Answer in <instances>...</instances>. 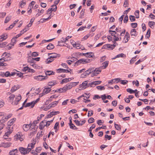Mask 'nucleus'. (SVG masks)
<instances>
[{
    "mask_svg": "<svg viewBox=\"0 0 155 155\" xmlns=\"http://www.w3.org/2000/svg\"><path fill=\"white\" fill-rule=\"evenodd\" d=\"M125 43H127L128 42L130 38L129 34L128 32H126L125 36Z\"/></svg>",
    "mask_w": 155,
    "mask_h": 155,
    "instance_id": "a211bd4d",
    "label": "nucleus"
},
{
    "mask_svg": "<svg viewBox=\"0 0 155 155\" xmlns=\"http://www.w3.org/2000/svg\"><path fill=\"white\" fill-rule=\"evenodd\" d=\"M81 45L79 44H77L76 43L74 44V45H73V46L74 48H76L77 49H81L82 50H83L84 49L81 48Z\"/></svg>",
    "mask_w": 155,
    "mask_h": 155,
    "instance_id": "aec40b11",
    "label": "nucleus"
},
{
    "mask_svg": "<svg viewBox=\"0 0 155 155\" xmlns=\"http://www.w3.org/2000/svg\"><path fill=\"white\" fill-rule=\"evenodd\" d=\"M72 85V87H74L77 85H78L79 84V82H71Z\"/></svg>",
    "mask_w": 155,
    "mask_h": 155,
    "instance_id": "338daca9",
    "label": "nucleus"
},
{
    "mask_svg": "<svg viewBox=\"0 0 155 155\" xmlns=\"http://www.w3.org/2000/svg\"><path fill=\"white\" fill-rule=\"evenodd\" d=\"M131 25L132 27L133 28H135L137 27V24L136 23H131Z\"/></svg>",
    "mask_w": 155,
    "mask_h": 155,
    "instance_id": "774afa93",
    "label": "nucleus"
},
{
    "mask_svg": "<svg viewBox=\"0 0 155 155\" xmlns=\"http://www.w3.org/2000/svg\"><path fill=\"white\" fill-rule=\"evenodd\" d=\"M139 10H137L135 12V15L136 16V18H139Z\"/></svg>",
    "mask_w": 155,
    "mask_h": 155,
    "instance_id": "052dcab7",
    "label": "nucleus"
},
{
    "mask_svg": "<svg viewBox=\"0 0 155 155\" xmlns=\"http://www.w3.org/2000/svg\"><path fill=\"white\" fill-rule=\"evenodd\" d=\"M96 88L98 90H100L101 91L102 90H104L105 88L104 86H98L96 87Z\"/></svg>",
    "mask_w": 155,
    "mask_h": 155,
    "instance_id": "864d4df0",
    "label": "nucleus"
},
{
    "mask_svg": "<svg viewBox=\"0 0 155 155\" xmlns=\"http://www.w3.org/2000/svg\"><path fill=\"white\" fill-rule=\"evenodd\" d=\"M58 102V101H54L50 104L49 105L51 108L52 107H53L55 106L56 105H57Z\"/></svg>",
    "mask_w": 155,
    "mask_h": 155,
    "instance_id": "7c9ffc66",
    "label": "nucleus"
},
{
    "mask_svg": "<svg viewBox=\"0 0 155 155\" xmlns=\"http://www.w3.org/2000/svg\"><path fill=\"white\" fill-rule=\"evenodd\" d=\"M121 57L125 58L126 57V55L123 53H121L118 55H117V58Z\"/></svg>",
    "mask_w": 155,
    "mask_h": 155,
    "instance_id": "a19ab883",
    "label": "nucleus"
},
{
    "mask_svg": "<svg viewBox=\"0 0 155 155\" xmlns=\"http://www.w3.org/2000/svg\"><path fill=\"white\" fill-rule=\"evenodd\" d=\"M55 74V72L51 71H47L45 72L46 75H54Z\"/></svg>",
    "mask_w": 155,
    "mask_h": 155,
    "instance_id": "2f4dec72",
    "label": "nucleus"
},
{
    "mask_svg": "<svg viewBox=\"0 0 155 155\" xmlns=\"http://www.w3.org/2000/svg\"><path fill=\"white\" fill-rule=\"evenodd\" d=\"M26 4V2L25 0H23L21 1V3L20 4V6L22 7Z\"/></svg>",
    "mask_w": 155,
    "mask_h": 155,
    "instance_id": "603ef678",
    "label": "nucleus"
},
{
    "mask_svg": "<svg viewBox=\"0 0 155 155\" xmlns=\"http://www.w3.org/2000/svg\"><path fill=\"white\" fill-rule=\"evenodd\" d=\"M54 47L53 44L50 43L47 45V48L48 49L51 50L53 49L54 48Z\"/></svg>",
    "mask_w": 155,
    "mask_h": 155,
    "instance_id": "cd10ccee",
    "label": "nucleus"
},
{
    "mask_svg": "<svg viewBox=\"0 0 155 155\" xmlns=\"http://www.w3.org/2000/svg\"><path fill=\"white\" fill-rule=\"evenodd\" d=\"M45 121L46 120L45 119L40 123L39 127L41 130H43L45 126L46 127Z\"/></svg>",
    "mask_w": 155,
    "mask_h": 155,
    "instance_id": "6e6552de",
    "label": "nucleus"
},
{
    "mask_svg": "<svg viewBox=\"0 0 155 155\" xmlns=\"http://www.w3.org/2000/svg\"><path fill=\"white\" fill-rule=\"evenodd\" d=\"M11 145V143L9 142L4 143L2 142L0 144V147H3L5 148H7L10 147Z\"/></svg>",
    "mask_w": 155,
    "mask_h": 155,
    "instance_id": "9d476101",
    "label": "nucleus"
},
{
    "mask_svg": "<svg viewBox=\"0 0 155 155\" xmlns=\"http://www.w3.org/2000/svg\"><path fill=\"white\" fill-rule=\"evenodd\" d=\"M40 100V98H39L36 99L35 101H33L31 102L27 103L26 105L25 106V107H31V108H33L35 104L37 103Z\"/></svg>",
    "mask_w": 155,
    "mask_h": 155,
    "instance_id": "7ed1b4c3",
    "label": "nucleus"
},
{
    "mask_svg": "<svg viewBox=\"0 0 155 155\" xmlns=\"http://www.w3.org/2000/svg\"><path fill=\"white\" fill-rule=\"evenodd\" d=\"M130 35L131 36H136L137 35V31L135 29H132L130 31Z\"/></svg>",
    "mask_w": 155,
    "mask_h": 155,
    "instance_id": "412c9836",
    "label": "nucleus"
},
{
    "mask_svg": "<svg viewBox=\"0 0 155 155\" xmlns=\"http://www.w3.org/2000/svg\"><path fill=\"white\" fill-rule=\"evenodd\" d=\"M51 87H47L45 88L43 91H44V92L46 94L48 93L50 91H51Z\"/></svg>",
    "mask_w": 155,
    "mask_h": 155,
    "instance_id": "f704fd0d",
    "label": "nucleus"
},
{
    "mask_svg": "<svg viewBox=\"0 0 155 155\" xmlns=\"http://www.w3.org/2000/svg\"><path fill=\"white\" fill-rule=\"evenodd\" d=\"M42 131H41L39 133L38 132V134H37V137L39 139L40 138V137L42 136Z\"/></svg>",
    "mask_w": 155,
    "mask_h": 155,
    "instance_id": "0e129e2a",
    "label": "nucleus"
},
{
    "mask_svg": "<svg viewBox=\"0 0 155 155\" xmlns=\"http://www.w3.org/2000/svg\"><path fill=\"white\" fill-rule=\"evenodd\" d=\"M15 97V95L13 94H11L10 96L8 97L9 100L12 101L13 100Z\"/></svg>",
    "mask_w": 155,
    "mask_h": 155,
    "instance_id": "ea45409f",
    "label": "nucleus"
},
{
    "mask_svg": "<svg viewBox=\"0 0 155 155\" xmlns=\"http://www.w3.org/2000/svg\"><path fill=\"white\" fill-rule=\"evenodd\" d=\"M19 150L21 153L26 154L31 151V149L29 148H25L22 147H21L19 148Z\"/></svg>",
    "mask_w": 155,
    "mask_h": 155,
    "instance_id": "20e7f679",
    "label": "nucleus"
},
{
    "mask_svg": "<svg viewBox=\"0 0 155 155\" xmlns=\"http://www.w3.org/2000/svg\"><path fill=\"white\" fill-rule=\"evenodd\" d=\"M93 114V110H89L88 111V113L87 114V116L88 117L91 116Z\"/></svg>",
    "mask_w": 155,
    "mask_h": 155,
    "instance_id": "4d7b16f0",
    "label": "nucleus"
},
{
    "mask_svg": "<svg viewBox=\"0 0 155 155\" xmlns=\"http://www.w3.org/2000/svg\"><path fill=\"white\" fill-rule=\"evenodd\" d=\"M21 99V97L20 94H19L18 96H17L15 100V101L14 102H12V104L15 105H17L18 102L20 101V100Z\"/></svg>",
    "mask_w": 155,
    "mask_h": 155,
    "instance_id": "423d86ee",
    "label": "nucleus"
},
{
    "mask_svg": "<svg viewBox=\"0 0 155 155\" xmlns=\"http://www.w3.org/2000/svg\"><path fill=\"white\" fill-rule=\"evenodd\" d=\"M93 69L92 68H90L88 70L85 71L84 73V74H85V75H86V76L87 75H88L89 74H90L91 73V70L92 71V69Z\"/></svg>",
    "mask_w": 155,
    "mask_h": 155,
    "instance_id": "6ab92c4d",
    "label": "nucleus"
},
{
    "mask_svg": "<svg viewBox=\"0 0 155 155\" xmlns=\"http://www.w3.org/2000/svg\"><path fill=\"white\" fill-rule=\"evenodd\" d=\"M16 120V118H14L11 120L8 121L7 123L8 128V129H10V126H12L14 123L15 122Z\"/></svg>",
    "mask_w": 155,
    "mask_h": 155,
    "instance_id": "0eeeda50",
    "label": "nucleus"
},
{
    "mask_svg": "<svg viewBox=\"0 0 155 155\" xmlns=\"http://www.w3.org/2000/svg\"><path fill=\"white\" fill-rule=\"evenodd\" d=\"M34 78L35 79L38 80L39 81H42L44 80H46L47 79L48 77L45 76H44L43 75H38L37 76H35L34 77Z\"/></svg>",
    "mask_w": 155,
    "mask_h": 155,
    "instance_id": "39448f33",
    "label": "nucleus"
},
{
    "mask_svg": "<svg viewBox=\"0 0 155 155\" xmlns=\"http://www.w3.org/2000/svg\"><path fill=\"white\" fill-rule=\"evenodd\" d=\"M128 20V18L127 15H126L124 19V23H127Z\"/></svg>",
    "mask_w": 155,
    "mask_h": 155,
    "instance_id": "680f3d73",
    "label": "nucleus"
},
{
    "mask_svg": "<svg viewBox=\"0 0 155 155\" xmlns=\"http://www.w3.org/2000/svg\"><path fill=\"white\" fill-rule=\"evenodd\" d=\"M52 54V55L50 56V58H55L57 57H59L60 56V54H57L55 53L50 54Z\"/></svg>",
    "mask_w": 155,
    "mask_h": 155,
    "instance_id": "dca6fc26",
    "label": "nucleus"
},
{
    "mask_svg": "<svg viewBox=\"0 0 155 155\" xmlns=\"http://www.w3.org/2000/svg\"><path fill=\"white\" fill-rule=\"evenodd\" d=\"M88 82L87 81H85L81 84H80L79 86L80 90H84L89 86L91 87H94L97 85L100 84L101 82V81H97L88 84Z\"/></svg>",
    "mask_w": 155,
    "mask_h": 155,
    "instance_id": "f257e3e1",
    "label": "nucleus"
},
{
    "mask_svg": "<svg viewBox=\"0 0 155 155\" xmlns=\"http://www.w3.org/2000/svg\"><path fill=\"white\" fill-rule=\"evenodd\" d=\"M67 90L70 89L72 88V86L71 83H69L66 84L65 86Z\"/></svg>",
    "mask_w": 155,
    "mask_h": 155,
    "instance_id": "c85d7f7f",
    "label": "nucleus"
},
{
    "mask_svg": "<svg viewBox=\"0 0 155 155\" xmlns=\"http://www.w3.org/2000/svg\"><path fill=\"white\" fill-rule=\"evenodd\" d=\"M114 42V44L113 45L108 44V49L110 48L111 49H113L115 47V45H114V44H115V42Z\"/></svg>",
    "mask_w": 155,
    "mask_h": 155,
    "instance_id": "49530a36",
    "label": "nucleus"
},
{
    "mask_svg": "<svg viewBox=\"0 0 155 155\" xmlns=\"http://www.w3.org/2000/svg\"><path fill=\"white\" fill-rule=\"evenodd\" d=\"M29 124H24L23 126V128L25 131H27L30 128V126Z\"/></svg>",
    "mask_w": 155,
    "mask_h": 155,
    "instance_id": "f3484780",
    "label": "nucleus"
},
{
    "mask_svg": "<svg viewBox=\"0 0 155 155\" xmlns=\"http://www.w3.org/2000/svg\"><path fill=\"white\" fill-rule=\"evenodd\" d=\"M36 133V131H32L29 134V136L30 137H31L32 136L34 135Z\"/></svg>",
    "mask_w": 155,
    "mask_h": 155,
    "instance_id": "69168bd1",
    "label": "nucleus"
},
{
    "mask_svg": "<svg viewBox=\"0 0 155 155\" xmlns=\"http://www.w3.org/2000/svg\"><path fill=\"white\" fill-rule=\"evenodd\" d=\"M39 120L37 119V120H35L34 121L32 124H31V126H32L34 127L35 125L38 123Z\"/></svg>",
    "mask_w": 155,
    "mask_h": 155,
    "instance_id": "c03bdc74",
    "label": "nucleus"
},
{
    "mask_svg": "<svg viewBox=\"0 0 155 155\" xmlns=\"http://www.w3.org/2000/svg\"><path fill=\"white\" fill-rule=\"evenodd\" d=\"M128 0H125L124 2L123 6L124 7H128Z\"/></svg>",
    "mask_w": 155,
    "mask_h": 155,
    "instance_id": "8fccbe9b",
    "label": "nucleus"
},
{
    "mask_svg": "<svg viewBox=\"0 0 155 155\" xmlns=\"http://www.w3.org/2000/svg\"><path fill=\"white\" fill-rule=\"evenodd\" d=\"M119 82L122 84L125 85L127 84L128 81L126 80H122L120 78H117V83Z\"/></svg>",
    "mask_w": 155,
    "mask_h": 155,
    "instance_id": "ddd939ff",
    "label": "nucleus"
},
{
    "mask_svg": "<svg viewBox=\"0 0 155 155\" xmlns=\"http://www.w3.org/2000/svg\"><path fill=\"white\" fill-rule=\"evenodd\" d=\"M92 52H87L86 53L83 54H84V56H85L87 57L91 58L92 57V55H91V54H92Z\"/></svg>",
    "mask_w": 155,
    "mask_h": 155,
    "instance_id": "e433bc0d",
    "label": "nucleus"
},
{
    "mask_svg": "<svg viewBox=\"0 0 155 155\" xmlns=\"http://www.w3.org/2000/svg\"><path fill=\"white\" fill-rule=\"evenodd\" d=\"M155 24V22L154 21H149L148 23V25L151 28V27L153 26Z\"/></svg>",
    "mask_w": 155,
    "mask_h": 155,
    "instance_id": "5fc2aeb1",
    "label": "nucleus"
},
{
    "mask_svg": "<svg viewBox=\"0 0 155 155\" xmlns=\"http://www.w3.org/2000/svg\"><path fill=\"white\" fill-rule=\"evenodd\" d=\"M69 126L71 129L74 130H77L78 129V128L73 124L69 125Z\"/></svg>",
    "mask_w": 155,
    "mask_h": 155,
    "instance_id": "de8ad7c7",
    "label": "nucleus"
},
{
    "mask_svg": "<svg viewBox=\"0 0 155 155\" xmlns=\"http://www.w3.org/2000/svg\"><path fill=\"white\" fill-rule=\"evenodd\" d=\"M118 29L117 28V41L120 40L121 39V37H119L120 31H117Z\"/></svg>",
    "mask_w": 155,
    "mask_h": 155,
    "instance_id": "bb28decb",
    "label": "nucleus"
},
{
    "mask_svg": "<svg viewBox=\"0 0 155 155\" xmlns=\"http://www.w3.org/2000/svg\"><path fill=\"white\" fill-rule=\"evenodd\" d=\"M34 58L31 57V56H29L28 57V62H30L31 64H32L34 62Z\"/></svg>",
    "mask_w": 155,
    "mask_h": 155,
    "instance_id": "72a5a7b5",
    "label": "nucleus"
},
{
    "mask_svg": "<svg viewBox=\"0 0 155 155\" xmlns=\"http://www.w3.org/2000/svg\"><path fill=\"white\" fill-rule=\"evenodd\" d=\"M7 35L6 34H4L2 35L1 37L0 38V40H1V41L5 40L7 38Z\"/></svg>",
    "mask_w": 155,
    "mask_h": 155,
    "instance_id": "473e14b6",
    "label": "nucleus"
},
{
    "mask_svg": "<svg viewBox=\"0 0 155 155\" xmlns=\"http://www.w3.org/2000/svg\"><path fill=\"white\" fill-rule=\"evenodd\" d=\"M93 69L92 71H91V76L93 77L94 76H97L98 74L101 71V68H91Z\"/></svg>",
    "mask_w": 155,
    "mask_h": 155,
    "instance_id": "f03ea898",
    "label": "nucleus"
},
{
    "mask_svg": "<svg viewBox=\"0 0 155 155\" xmlns=\"http://www.w3.org/2000/svg\"><path fill=\"white\" fill-rule=\"evenodd\" d=\"M91 35V37H92L94 35V34H89L87 35L86 36H84L82 39V41H84L86 40Z\"/></svg>",
    "mask_w": 155,
    "mask_h": 155,
    "instance_id": "5701e85b",
    "label": "nucleus"
},
{
    "mask_svg": "<svg viewBox=\"0 0 155 155\" xmlns=\"http://www.w3.org/2000/svg\"><path fill=\"white\" fill-rule=\"evenodd\" d=\"M4 54H6V55H7V54L6 52H4L2 56V58L0 59V62H2V63H5V60H4V59L3 58V56L4 55Z\"/></svg>",
    "mask_w": 155,
    "mask_h": 155,
    "instance_id": "79ce46f5",
    "label": "nucleus"
},
{
    "mask_svg": "<svg viewBox=\"0 0 155 155\" xmlns=\"http://www.w3.org/2000/svg\"><path fill=\"white\" fill-rule=\"evenodd\" d=\"M52 7H55V8H49L47 11V14H48L50 13L52 11H53L54 12H55L57 10V6L56 5H53L51 6Z\"/></svg>",
    "mask_w": 155,
    "mask_h": 155,
    "instance_id": "f8f14e48",
    "label": "nucleus"
},
{
    "mask_svg": "<svg viewBox=\"0 0 155 155\" xmlns=\"http://www.w3.org/2000/svg\"><path fill=\"white\" fill-rule=\"evenodd\" d=\"M129 18L131 21H134L135 20V18L134 16L133 15H130Z\"/></svg>",
    "mask_w": 155,
    "mask_h": 155,
    "instance_id": "09e8293b",
    "label": "nucleus"
},
{
    "mask_svg": "<svg viewBox=\"0 0 155 155\" xmlns=\"http://www.w3.org/2000/svg\"><path fill=\"white\" fill-rule=\"evenodd\" d=\"M54 120V118L52 120H48L47 121L46 120L45 123H46V127H48L53 121Z\"/></svg>",
    "mask_w": 155,
    "mask_h": 155,
    "instance_id": "393cba45",
    "label": "nucleus"
},
{
    "mask_svg": "<svg viewBox=\"0 0 155 155\" xmlns=\"http://www.w3.org/2000/svg\"><path fill=\"white\" fill-rule=\"evenodd\" d=\"M108 61H106L103 62L102 64L103 66H102V68L103 69L106 68L108 65Z\"/></svg>",
    "mask_w": 155,
    "mask_h": 155,
    "instance_id": "b1692460",
    "label": "nucleus"
},
{
    "mask_svg": "<svg viewBox=\"0 0 155 155\" xmlns=\"http://www.w3.org/2000/svg\"><path fill=\"white\" fill-rule=\"evenodd\" d=\"M18 151L17 149H13L10 151L9 155H18Z\"/></svg>",
    "mask_w": 155,
    "mask_h": 155,
    "instance_id": "9b49d317",
    "label": "nucleus"
},
{
    "mask_svg": "<svg viewBox=\"0 0 155 155\" xmlns=\"http://www.w3.org/2000/svg\"><path fill=\"white\" fill-rule=\"evenodd\" d=\"M81 63H83V61H82V59H80L76 61L75 63V65H79Z\"/></svg>",
    "mask_w": 155,
    "mask_h": 155,
    "instance_id": "a18cd8bd",
    "label": "nucleus"
},
{
    "mask_svg": "<svg viewBox=\"0 0 155 155\" xmlns=\"http://www.w3.org/2000/svg\"><path fill=\"white\" fill-rule=\"evenodd\" d=\"M109 33L112 36H113V38L114 42H116V36L115 35L116 34V31H112L110 30H109Z\"/></svg>",
    "mask_w": 155,
    "mask_h": 155,
    "instance_id": "1a4fd4ad",
    "label": "nucleus"
},
{
    "mask_svg": "<svg viewBox=\"0 0 155 155\" xmlns=\"http://www.w3.org/2000/svg\"><path fill=\"white\" fill-rule=\"evenodd\" d=\"M57 84L56 81H53L49 82L48 83V85L49 86H52Z\"/></svg>",
    "mask_w": 155,
    "mask_h": 155,
    "instance_id": "4be33fe9",
    "label": "nucleus"
},
{
    "mask_svg": "<svg viewBox=\"0 0 155 155\" xmlns=\"http://www.w3.org/2000/svg\"><path fill=\"white\" fill-rule=\"evenodd\" d=\"M94 119L93 117L90 118L88 120V122L89 123L91 124L93 123L94 122Z\"/></svg>",
    "mask_w": 155,
    "mask_h": 155,
    "instance_id": "6e6d98bb",
    "label": "nucleus"
},
{
    "mask_svg": "<svg viewBox=\"0 0 155 155\" xmlns=\"http://www.w3.org/2000/svg\"><path fill=\"white\" fill-rule=\"evenodd\" d=\"M9 129V131L5 133V134L4 135L3 138L4 139H6L8 138V137L11 133L12 132V130H10Z\"/></svg>",
    "mask_w": 155,
    "mask_h": 155,
    "instance_id": "4468645a",
    "label": "nucleus"
},
{
    "mask_svg": "<svg viewBox=\"0 0 155 155\" xmlns=\"http://www.w3.org/2000/svg\"><path fill=\"white\" fill-rule=\"evenodd\" d=\"M12 18V16H7L5 19V23H7L9 21H10L11 19Z\"/></svg>",
    "mask_w": 155,
    "mask_h": 155,
    "instance_id": "c9c22d12",
    "label": "nucleus"
},
{
    "mask_svg": "<svg viewBox=\"0 0 155 155\" xmlns=\"http://www.w3.org/2000/svg\"><path fill=\"white\" fill-rule=\"evenodd\" d=\"M19 88L18 85H14L13 86L11 89V91L12 93H13Z\"/></svg>",
    "mask_w": 155,
    "mask_h": 155,
    "instance_id": "2eb2a0df",
    "label": "nucleus"
},
{
    "mask_svg": "<svg viewBox=\"0 0 155 155\" xmlns=\"http://www.w3.org/2000/svg\"><path fill=\"white\" fill-rule=\"evenodd\" d=\"M150 29H149L147 32V34L146 35V38H149L150 36Z\"/></svg>",
    "mask_w": 155,
    "mask_h": 155,
    "instance_id": "4c0bfd02",
    "label": "nucleus"
},
{
    "mask_svg": "<svg viewBox=\"0 0 155 155\" xmlns=\"http://www.w3.org/2000/svg\"><path fill=\"white\" fill-rule=\"evenodd\" d=\"M35 143H31L29 144L28 145V147L27 148H30L31 150V149L34 148Z\"/></svg>",
    "mask_w": 155,
    "mask_h": 155,
    "instance_id": "c756f323",
    "label": "nucleus"
},
{
    "mask_svg": "<svg viewBox=\"0 0 155 155\" xmlns=\"http://www.w3.org/2000/svg\"><path fill=\"white\" fill-rule=\"evenodd\" d=\"M16 72H17V73H16V74L20 78L21 77H23L22 76L23 74L22 73H21L20 72L18 71H16Z\"/></svg>",
    "mask_w": 155,
    "mask_h": 155,
    "instance_id": "13d9d810",
    "label": "nucleus"
},
{
    "mask_svg": "<svg viewBox=\"0 0 155 155\" xmlns=\"http://www.w3.org/2000/svg\"><path fill=\"white\" fill-rule=\"evenodd\" d=\"M17 39L15 37L13 38L11 40V44H12V46H13L14 44L15 43L16 41V39Z\"/></svg>",
    "mask_w": 155,
    "mask_h": 155,
    "instance_id": "58836bf2",
    "label": "nucleus"
},
{
    "mask_svg": "<svg viewBox=\"0 0 155 155\" xmlns=\"http://www.w3.org/2000/svg\"><path fill=\"white\" fill-rule=\"evenodd\" d=\"M116 82V78H115L109 81L108 83L109 84H112L113 83H115Z\"/></svg>",
    "mask_w": 155,
    "mask_h": 155,
    "instance_id": "e2e57ef3",
    "label": "nucleus"
},
{
    "mask_svg": "<svg viewBox=\"0 0 155 155\" xmlns=\"http://www.w3.org/2000/svg\"><path fill=\"white\" fill-rule=\"evenodd\" d=\"M57 72H63V73H65L66 72L65 69H62V68H59L57 70Z\"/></svg>",
    "mask_w": 155,
    "mask_h": 155,
    "instance_id": "3c124183",
    "label": "nucleus"
},
{
    "mask_svg": "<svg viewBox=\"0 0 155 155\" xmlns=\"http://www.w3.org/2000/svg\"><path fill=\"white\" fill-rule=\"evenodd\" d=\"M82 60L83 61V64H84L89 63L92 60L87 58L86 59H82Z\"/></svg>",
    "mask_w": 155,
    "mask_h": 155,
    "instance_id": "a878e982",
    "label": "nucleus"
},
{
    "mask_svg": "<svg viewBox=\"0 0 155 155\" xmlns=\"http://www.w3.org/2000/svg\"><path fill=\"white\" fill-rule=\"evenodd\" d=\"M53 60L54 59L52 58H50L49 57V58L47 59V60L46 61V64H49L52 62Z\"/></svg>",
    "mask_w": 155,
    "mask_h": 155,
    "instance_id": "37998d69",
    "label": "nucleus"
},
{
    "mask_svg": "<svg viewBox=\"0 0 155 155\" xmlns=\"http://www.w3.org/2000/svg\"><path fill=\"white\" fill-rule=\"evenodd\" d=\"M6 15V13L4 12H2L0 13V18H3Z\"/></svg>",
    "mask_w": 155,
    "mask_h": 155,
    "instance_id": "bf43d9fd",
    "label": "nucleus"
}]
</instances>
